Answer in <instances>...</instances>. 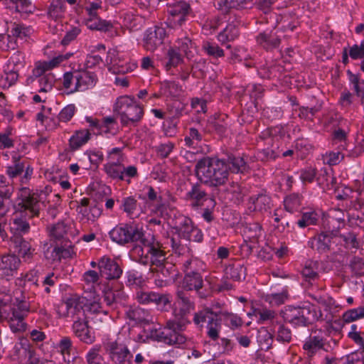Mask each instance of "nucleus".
<instances>
[{"label": "nucleus", "instance_id": "nucleus-1", "mask_svg": "<svg viewBox=\"0 0 364 364\" xmlns=\"http://www.w3.org/2000/svg\"><path fill=\"white\" fill-rule=\"evenodd\" d=\"M195 309V302L188 292L178 291L173 306V314L175 320L167 321L166 326L152 328L150 337L157 341L168 345H181L186 342V338L180 333L183 327L191 323L188 318Z\"/></svg>", "mask_w": 364, "mask_h": 364}, {"label": "nucleus", "instance_id": "nucleus-2", "mask_svg": "<svg viewBox=\"0 0 364 364\" xmlns=\"http://www.w3.org/2000/svg\"><path fill=\"white\" fill-rule=\"evenodd\" d=\"M15 303L10 309V312L6 313V304L9 301V296L0 294V310L5 318L8 321L11 331L14 333L26 331L27 323L25 318L28 316L31 309L30 296L25 291L16 289L14 291Z\"/></svg>", "mask_w": 364, "mask_h": 364}, {"label": "nucleus", "instance_id": "nucleus-3", "mask_svg": "<svg viewBox=\"0 0 364 364\" xmlns=\"http://www.w3.org/2000/svg\"><path fill=\"white\" fill-rule=\"evenodd\" d=\"M198 180L210 187H217L226 183L228 178L227 163L217 158L204 157L196 165Z\"/></svg>", "mask_w": 364, "mask_h": 364}, {"label": "nucleus", "instance_id": "nucleus-4", "mask_svg": "<svg viewBox=\"0 0 364 364\" xmlns=\"http://www.w3.org/2000/svg\"><path fill=\"white\" fill-rule=\"evenodd\" d=\"M71 53L58 55L48 61H38L35 63L32 74L26 79L27 85L37 82L39 86L38 92H50L55 82L54 75L48 73L53 68L58 66L62 62L68 59Z\"/></svg>", "mask_w": 364, "mask_h": 364}, {"label": "nucleus", "instance_id": "nucleus-5", "mask_svg": "<svg viewBox=\"0 0 364 364\" xmlns=\"http://www.w3.org/2000/svg\"><path fill=\"white\" fill-rule=\"evenodd\" d=\"M132 252L144 265L161 266L167 259L162 244L154 235H145L140 245H136Z\"/></svg>", "mask_w": 364, "mask_h": 364}, {"label": "nucleus", "instance_id": "nucleus-6", "mask_svg": "<svg viewBox=\"0 0 364 364\" xmlns=\"http://www.w3.org/2000/svg\"><path fill=\"white\" fill-rule=\"evenodd\" d=\"M29 230V223L21 218H14L10 228L12 235L10 238L11 247L25 262L31 259L35 251L30 242L23 237V235L28 233Z\"/></svg>", "mask_w": 364, "mask_h": 364}, {"label": "nucleus", "instance_id": "nucleus-7", "mask_svg": "<svg viewBox=\"0 0 364 364\" xmlns=\"http://www.w3.org/2000/svg\"><path fill=\"white\" fill-rule=\"evenodd\" d=\"M114 111L119 116L121 124L125 127L136 125L144 116L142 107L134 97L128 95L117 99Z\"/></svg>", "mask_w": 364, "mask_h": 364}, {"label": "nucleus", "instance_id": "nucleus-8", "mask_svg": "<svg viewBox=\"0 0 364 364\" xmlns=\"http://www.w3.org/2000/svg\"><path fill=\"white\" fill-rule=\"evenodd\" d=\"M110 239L121 245L130 242H141L146 235L142 227L133 224H120L109 232Z\"/></svg>", "mask_w": 364, "mask_h": 364}, {"label": "nucleus", "instance_id": "nucleus-9", "mask_svg": "<svg viewBox=\"0 0 364 364\" xmlns=\"http://www.w3.org/2000/svg\"><path fill=\"white\" fill-rule=\"evenodd\" d=\"M194 323L200 328L206 326L207 335L213 341L219 338L221 329V319L217 313L210 308H205L194 314Z\"/></svg>", "mask_w": 364, "mask_h": 364}, {"label": "nucleus", "instance_id": "nucleus-10", "mask_svg": "<svg viewBox=\"0 0 364 364\" xmlns=\"http://www.w3.org/2000/svg\"><path fill=\"white\" fill-rule=\"evenodd\" d=\"M104 350L113 364H132L133 355L127 345L119 340L109 339L104 343Z\"/></svg>", "mask_w": 364, "mask_h": 364}, {"label": "nucleus", "instance_id": "nucleus-11", "mask_svg": "<svg viewBox=\"0 0 364 364\" xmlns=\"http://www.w3.org/2000/svg\"><path fill=\"white\" fill-rule=\"evenodd\" d=\"M281 142L278 137H274L269 130H265L259 135L257 146L261 149L257 151V159L262 161L274 160L280 154Z\"/></svg>", "mask_w": 364, "mask_h": 364}, {"label": "nucleus", "instance_id": "nucleus-12", "mask_svg": "<svg viewBox=\"0 0 364 364\" xmlns=\"http://www.w3.org/2000/svg\"><path fill=\"white\" fill-rule=\"evenodd\" d=\"M18 202L15 208L21 215L32 218L37 216L40 210V202L33 194H31L29 188H22L18 196Z\"/></svg>", "mask_w": 364, "mask_h": 364}, {"label": "nucleus", "instance_id": "nucleus-13", "mask_svg": "<svg viewBox=\"0 0 364 364\" xmlns=\"http://www.w3.org/2000/svg\"><path fill=\"white\" fill-rule=\"evenodd\" d=\"M103 170L108 178L117 181H127L130 183V178L139 176L138 169L135 166H125L124 164H105Z\"/></svg>", "mask_w": 364, "mask_h": 364}, {"label": "nucleus", "instance_id": "nucleus-14", "mask_svg": "<svg viewBox=\"0 0 364 364\" xmlns=\"http://www.w3.org/2000/svg\"><path fill=\"white\" fill-rule=\"evenodd\" d=\"M286 322L294 326H305L309 323L310 309L306 307L287 306L282 312Z\"/></svg>", "mask_w": 364, "mask_h": 364}, {"label": "nucleus", "instance_id": "nucleus-15", "mask_svg": "<svg viewBox=\"0 0 364 364\" xmlns=\"http://www.w3.org/2000/svg\"><path fill=\"white\" fill-rule=\"evenodd\" d=\"M85 298L75 295L68 299L62 308H65V312L63 316L71 318L73 321L78 319H83L85 316V310L83 309L85 304Z\"/></svg>", "mask_w": 364, "mask_h": 364}, {"label": "nucleus", "instance_id": "nucleus-16", "mask_svg": "<svg viewBox=\"0 0 364 364\" xmlns=\"http://www.w3.org/2000/svg\"><path fill=\"white\" fill-rule=\"evenodd\" d=\"M137 301L142 304L154 303L161 310H165L166 306L170 305V295L166 294H159L154 291H144L138 290L135 296Z\"/></svg>", "mask_w": 364, "mask_h": 364}, {"label": "nucleus", "instance_id": "nucleus-17", "mask_svg": "<svg viewBox=\"0 0 364 364\" xmlns=\"http://www.w3.org/2000/svg\"><path fill=\"white\" fill-rule=\"evenodd\" d=\"M166 36L165 28L161 26H154L148 28L144 36V47L149 51H154L160 46Z\"/></svg>", "mask_w": 364, "mask_h": 364}, {"label": "nucleus", "instance_id": "nucleus-18", "mask_svg": "<svg viewBox=\"0 0 364 364\" xmlns=\"http://www.w3.org/2000/svg\"><path fill=\"white\" fill-rule=\"evenodd\" d=\"M72 328L75 336L78 338L80 341L86 344H92L95 342V333L92 331V328L89 326L88 321L86 317L83 319L75 320Z\"/></svg>", "mask_w": 364, "mask_h": 364}, {"label": "nucleus", "instance_id": "nucleus-19", "mask_svg": "<svg viewBox=\"0 0 364 364\" xmlns=\"http://www.w3.org/2000/svg\"><path fill=\"white\" fill-rule=\"evenodd\" d=\"M76 85L74 90L83 92L92 88L97 84L98 80L97 75L87 70H75Z\"/></svg>", "mask_w": 364, "mask_h": 364}, {"label": "nucleus", "instance_id": "nucleus-20", "mask_svg": "<svg viewBox=\"0 0 364 364\" xmlns=\"http://www.w3.org/2000/svg\"><path fill=\"white\" fill-rule=\"evenodd\" d=\"M185 200L190 202L193 208L203 206L204 203H208V198L205 191L200 183H196L191 185V188L187 191L185 195Z\"/></svg>", "mask_w": 364, "mask_h": 364}, {"label": "nucleus", "instance_id": "nucleus-21", "mask_svg": "<svg viewBox=\"0 0 364 364\" xmlns=\"http://www.w3.org/2000/svg\"><path fill=\"white\" fill-rule=\"evenodd\" d=\"M98 268L100 275L107 279H113L119 278L122 270L118 264L107 257H103L98 262Z\"/></svg>", "mask_w": 364, "mask_h": 364}, {"label": "nucleus", "instance_id": "nucleus-22", "mask_svg": "<svg viewBox=\"0 0 364 364\" xmlns=\"http://www.w3.org/2000/svg\"><path fill=\"white\" fill-rule=\"evenodd\" d=\"M303 349L309 357H313L319 350L328 352L331 346L323 337L320 336H310L303 344Z\"/></svg>", "mask_w": 364, "mask_h": 364}, {"label": "nucleus", "instance_id": "nucleus-23", "mask_svg": "<svg viewBox=\"0 0 364 364\" xmlns=\"http://www.w3.org/2000/svg\"><path fill=\"white\" fill-rule=\"evenodd\" d=\"M333 232L331 234L321 232L317 236L311 238L308 242V246L320 254L328 252L330 250L332 239L331 235H336L337 234V231Z\"/></svg>", "mask_w": 364, "mask_h": 364}, {"label": "nucleus", "instance_id": "nucleus-24", "mask_svg": "<svg viewBox=\"0 0 364 364\" xmlns=\"http://www.w3.org/2000/svg\"><path fill=\"white\" fill-rule=\"evenodd\" d=\"M190 5L185 1H180L171 6L168 12L171 16L170 22L175 25L181 26L186 21V17L190 13Z\"/></svg>", "mask_w": 364, "mask_h": 364}, {"label": "nucleus", "instance_id": "nucleus-25", "mask_svg": "<svg viewBox=\"0 0 364 364\" xmlns=\"http://www.w3.org/2000/svg\"><path fill=\"white\" fill-rule=\"evenodd\" d=\"M20 264V259L16 255L2 257L0 262V277L9 279L16 272Z\"/></svg>", "mask_w": 364, "mask_h": 364}, {"label": "nucleus", "instance_id": "nucleus-26", "mask_svg": "<svg viewBox=\"0 0 364 364\" xmlns=\"http://www.w3.org/2000/svg\"><path fill=\"white\" fill-rule=\"evenodd\" d=\"M240 22L237 20L230 22L226 27L218 33L217 36L218 41L222 45L235 41L240 35Z\"/></svg>", "mask_w": 364, "mask_h": 364}, {"label": "nucleus", "instance_id": "nucleus-27", "mask_svg": "<svg viewBox=\"0 0 364 364\" xmlns=\"http://www.w3.org/2000/svg\"><path fill=\"white\" fill-rule=\"evenodd\" d=\"M49 250L45 252V257L53 261L60 260L61 259H67L73 257L74 251L71 242H66L64 245H57L51 251L50 256L48 255Z\"/></svg>", "mask_w": 364, "mask_h": 364}, {"label": "nucleus", "instance_id": "nucleus-28", "mask_svg": "<svg viewBox=\"0 0 364 364\" xmlns=\"http://www.w3.org/2000/svg\"><path fill=\"white\" fill-rule=\"evenodd\" d=\"M194 228L195 226L192 220L188 217L182 215L178 218L177 224L176 225L174 230L180 238L188 240L190 239L191 232Z\"/></svg>", "mask_w": 364, "mask_h": 364}, {"label": "nucleus", "instance_id": "nucleus-29", "mask_svg": "<svg viewBox=\"0 0 364 364\" xmlns=\"http://www.w3.org/2000/svg\"><path fill=\"white\" fill-rule=\"evenodd\" d=\"M225 274L227 279L241 281L245 278L246 269L241 262H234L226 266Z\"/></svg>", "mask_w": 364, "mask_h": 364}, {"label": "nucleus", "instance_id": "nucleus-30", "mask_svg": "<svg viewBox=\"0 0 364 364\" xmlns=\"http://www.w3.org/2000/svg\"><path fill=\"white\" fill-rule=\"evenodd\" d=\"M257 43L267 50L277 48L280 44V38L275 33H261L257 36Z\"/></svg>", "mask_w": 364, "mask_h": 364}, {"label": "nucleus", "instance_id": "nucleus-31", "mask_svg": "<svg viewBox=\"0 0 364 364\" xmlns=\"http://www.w3.org/2000/svg\"><path fill=\"white\" fill-rule=\"evenodd\" d=\"M250 203H252V205L249 208L256 211H266L272 205L271 198L264 193L251 196L250 198Z\"/></svg>", "mask_w": 364, "mask_h": 364}, {"label": "nucleus", "instance_id": "nucleus-32", "mask_svg": "<svg viewBox=\"0 0 364 364\" xmlns=\"http://www.w3.org/2000/svg\"><path fill=\"white\" fill-rule=\"evenodd\" d=\"M127 318L136 323H147L151 321V316L148 310L140 307L131 308L127 311Z\"/></svg>", "mask_w": 364, "mask_h": 364}, {"label": "nucleus", "instance_id": "nucleus-33", "mask_svg": "<svg viewBox=\"0 0 364 364\" xmlns=\"http://www.w3.org/2000/svg\"><path fill=\"white\" fill-rule=\"evenodd\" d=\"M183 288L187 291H198L203 287V277L202 274L195 272L193 274H186L183 282Z\"/></svg>", "mask_w": 364, "mask_h": 364}, {"label": "nucleus", "instance_id": "nucleus-34", "mask_svg": "<svg viewBox=\"0 0 364 364\" xmlns=\"http://www.w3.org/2000/svg\"><path fill=\"white\" fill-rule=\"evenodd\" d=\"M159 268L158 276H162L165 282L168 280L175 281L178 276V272L176 265L166 260L161 266H157Z\"/></svg>", "mask_w": 364, "mask_h": 364}, {"label": "nucleus", "instance_id": "nucleus-35", "mask_svg": "<svg viewBox=\"0 0 364 364\" xmlns=\"http://www.w3.org/2000/svg\"><path fill=\"white\" fill-rule=\"evenodd\" d=\"M319 264L317 261L307 260L301 270V274L306 282H311L318 278Z\"/></svg>", "mask_w": 364, "mask_h": 364}, {"label": "nucleus", "instance_id": "nucleus-36", "mask_svg": "<svg viewBox=\"0 0 364 364\" xmlns=\"http://www.w3.org/2000/svg\"><path fill=\"white\" fill-rule=\"evenodd\" d=\"M205 269V264L195 257L187 259L183 262L182 270L186 274H193L195 272L202 274Z\"/></svg>", "mask_w": 364, "mask_h": 364}, {"label": "nucleus", "instance_id": "nucleus-37", "mask_svg": "<svg viewBox=\"0 0 364 364\" xmlns=\"http://www.w3.org/2000/svg\"><path fill=\"white\" fill-rule=\"evenodd\" d=\"M160 90L162 95L170 97H178L183 92L182 87L175 81H164Z\"/></svg>", "mask_w": 364, "mask_h": 364}, {"label": "nucleus", "instance_id": "nucleus-38", "mask_svg": "<svg viewBox=\"0 0 364 364\" xmlns=\"http://www.w3.org/2000/svg\"><path fill=\"white\" fill-rule=\"evenodd\" d=\"M13 165L6 166V173L11 178L20 176L24 171V164L21 161V156L14 155L12 156Z\"/></svg>", "mask_w": 364, "mask_h": 364}, {"label": "nucleus", "instance_id": "nucleus-39", "mask_svg": "<svg viewBox=\"0 0 364 364\" xmlns=\"http://www.w3.org/2000/svg\"><path fill=\"white\" fill-rule=\"evenodd\" d=\"M90 132L88 130L77 131L70 139V146L72 149H77L81 146L87 142L90 139Z\"/></svg>", "mask_w": 364, "mask_h": 364}, {"label": "nucleus", "instance_id": "nucleus-40", "mask_svg": "<svg viewBox=\"0 0 364 364\" xmlns=\"http://www.w3.org/2000/svg\"><path fill=\"white\" fill-rule=\"evenodd\" d=\"M181 61V54L175 48H171L168 50L163 63L166 70H168L171 68L176 67Z\"/></svg>", "mask_w": 364, "mask_h": 364}, {"label": "nucleus", "instance_id": "nucleus-41", "mask_svg": "<svg viewBox=\"0 0 364 364\" xmlns=\"http://www.w3.org/2000/svg\"><path fill=\"white\" fill-rule=\"evenodd\" d=\"M228 171L232 173H243L247 170V166L243 158L240 156H230L228 160Z\"/></svg>", "mask_w": 364, "mask_h": 364}, {"label": "nucleus", "instance_id": "nucleus-42", "mask_svg": "<svg viewBox=\"0 0 364 364\" xmlns=\"http://www.w3.org/2000/svg\"><path fill=\"white\" fill-rule=\"evenodd\" d=\"M65 11L64 0H52L48 9V15L53 18H61Z\"/></svg>", "mask_w": 364, "mask_h": 364}, {"label": "nucleus", "instance_id": "nucleus-43", "mask_svg": "<svg viewBox=\"0 0 364 364\" xmlns=\"http://www.w3.org/2000/svg\"><path fill=\"white\" fill-rule=\"evenodd\" d=\"M302 197L297 193H292L287 196L284 200V205L285 210L289 213L297 211L301 205Z\"/></svg>", "mask_w": 364, "mask_h": 364}, {"label": "nucleus", "instance_id": "nucleus-44", "mask_svg": "<svg viewBox=\"0 0 364 364\" xmlns=\"http://www.w3.org/2000/svg\"><path fill=\"white\" fill-rule=\"evenodd\" d=\"M126 156L122 152L121 148H112L107 153V163L109 164H124Z\"/></svg>", "mask_w": 364, "mask_h": 364}, {"label": "nucleus", "instance_id": "nucleus-45", "mask_svg": "<svg viewBox=\"0 0 364 364\" xmlns=\"http://www.w3.org/2000/svg\"><path fill=\"white\" fill-rule=\"evenodd\" d=\"M203 50L213 58H222L225 55L224 50L216 43L205 41L202 46Z\"/></svg>", "mask_w": 364, "mask_h": 364}, {"label": "nucleus", "instance_id": "nucleus-46", "mask_svg": "<svg viewBox=\"0 0 364 364\" xmlns=\"http://www.w3.org/2000/svg\"><path fill=\"white\" fill-rule=\"evenodd\" d=\"M10 33H11L13 38L24 39L31 34V28L23 24L14 23L11 24Z\"/></svg>", "mask_w": 364, "mask_h": 364}, {"label": "nucleus", "instance_id": "nucleus-47", "mask_svg": "<svg viewBox=\"0 0 364 364\" xmlns=\"http://www.w3.org/2000/svg\"><path fill=\"white\" fill-rule=\"evenodd\" d=\"M202 139L201 133L197 129L191 127L188 130V134L184 138V142L186 146L194 147L202 141Z\"/></svg>", "mask_w": 364, "mask_h": 364}, {"label": "nucleus", "instance_id": "nucleus-48", "mask_svg": "<svg viewBox=\"0 0 364 364\" xmlns=\"http://www.w3.org/2000/svg\"><path fill=\"white\" fill-rule=\"evenodd\" d=\"M364 318V306L352 309L343 314V320L346 323H350Z\"/></svg>", "mask_w": 364, "mask_h": 364}, {"label": "nucleus", "instance_id": "nucleus-49", "mask_svg": "<svg viewBox=\"0 0 364 364\" xmlns=\"http://www.w3.org/2000/svg\"><path fill=\"white\" fill-rule=\"evenodd\" d=\"M318 221V215L314 211L304 213L301 219L297 221L299 228H304L315 225Z\"/></svg>", "mask_w": 364, "mask_h": 364}, {"label": "nucleus", "instance_id": "nucleus-50", "mask_svg": "<svg viewBox=\"0 0 364 364\" xmlns=\"http://www.w3.org/2000/svg\"><path fill=\"white\" fill-rule=\"evenodd\" d=\"M291 339V331L283 324L279 325L276 333V340L282 343H289Z\"/></svg>", "mask_w": 364, "mask_h": 364}, {"label": "nucleus", "instance_id": "nucleus-51", "mask_svg": "<svg viewBox=\"0 0 364 364\" xmlns=\"http://www.w3.org/2000/svg\"><path fill=\"white\" fill-rule=\"evenodd\" d=\"M137 200L133 197H127L122 199L120 208L125 212L127 215L132 217L136 209Z\"/></svg>", "mask_w": 364, "mask_h": 364}, {"label": "nucleus", "instance_id": "nucleus-52", "mask_svg": "<svg viewBox=\"0 0 364 364\" xmlns=\"http://www.w3.org/2000/svg\"><path fill=\"white\" fill-rule=\"evenodd\" d=\"M215 6L222 11L228 12L231 9H240L243 5L239 4V0H215Z\"/></svg>", "mask_w": 364, "mask_h": 364}, {"label": "nucleus", "instance_id": "nucleus-53", "mask_svg": "<svg viewBox=\"0 0 364 364\" xmlns=\"http://www.w3.org/2000/svg\"><path fill=\"white\" fill-rule=\"evenodd\" d=\"M344 159V154L340 151H329L326 153L323 156V160L324 164L330 166H334L338 164Z\"/></svg>", "mask_w": 364, "mask_h": 364}, {"label": "nucleus", "instance_id": "nucleus-54", "mask_svg": "<svg viewBox=\"0 0 364 364\" xmlns=\"http://www.w3.org/2000/svg\"><path fill=\"white\" fill-rule=\"evenodd\" d=\"M74 75H75V70L67 72L64 73L62 80L63 87L69 90L70 93L78 92L77 90H74L75 85H76V78L74 77Z\"/></svg>", "mask_w": 364, "mask_h": 364}, {"label": "nucleus", "instance_id": "nucleus-55", "mask_svg": "<svg viewBox=\"0 0 364 364\" xmlns=\"http://www.w3.org/2000/svg\"><path fill=\"white\" fill-rule=\"evenodd\" d=\"M100 346H95L89 350L86 355V361L87 364H100L102 359L100 354Z\"/></svg>", "mask_w": 364, "mask_h": 364}, {"label": "nucleus", "instance_id": "nucleus-56", "mask_svg": "<svg viewBox=\"0 0 364 364\" xmlns=\"http://www.w3.org/2000/svg\"><path fill=\"white\" fill-rule=\"evenodd\" d=\"M87 27L91 30L107 31L111 27V23L102 21L97 17L90 18L87 21Z\"/></svg>", "mask_w": 364, "mask_h": 364}, {"label": "nucleus", "instance_id": "nucleus-57", "mask_svg": "<svg viewBox=\"0 0 364 364\" xmlns=\"http://www.w3.org/2000/svg\"><path fill=\"white\" fill-rule=\"evenodd\" d=\"M14 192V187L4 176H0V197L1 198L9 199Z\"/></svg>", "mask_w": 364, "mask_h": 364}, {"label": "nucleus", "instance_id": "nucleus-58", "mask_svg": "<svg viewBox=\"0 0 364 364\" xmlns=\"http://www.w3.org/2000/svg\"><path fill=\"white\" fill-rule=\"evenodd\" d=\"M177 44V48L181 53H183L187 58L192 56L191 49L193 47V43L189 38H184L178 40Z\"/></svg>", "mask_w": 364, "mask_h": 364}, {"label": "nucleus", "instance_id": "nucleus-59", "mask_svg": "<svg viewBox=\"0 0 364 364\" xmlns=\"http://www.w3.org/2000/svg\"><path fill=\"white\" fill-rule=\"evenodd\" d=\"M76 111V107L73 104H70L65 107L58 114V119L63 122L70 121Z\"/></svg>", "mask_w": 364, "mask_h": 364}, {"label": "nucleus", "instance_id": "nucleus-60", "mask_svg": "<svg viewBox=\"0 0 364 364\" xmlns=\"http://www.w3.org/2000/svg\"><path fill=\"white\" fill-rule=\"evenodd\" d=\"M255 315L258 317L260 322L272 320L276 316L274 311L267 309H257L255 310Z\"/></svg>", "mask_w": 364, "mask_h": 364}, {"label": "nucleus", "instance_id": "nucleus-61", "mask_svg": "<svg viewBox=\"0 0 364 364\" xmlns=\"http://www.w3.org/2000/svg\"><path fill=\"white\" fill-rule=\"evenodd\" d=\"M247 50L244 48H235L231 51L230 61L235 63V61H246L250 55L246 53Z\"/></svg>", "mask_w": 364, "mask_h": 364}, {"label": "nucleus", "instance_id": "nucleus-62", "mask_svg": "<svg viewBox=\"0 0 364 364\" xmlns=\"http://www.w3.org/2000/svg\"><path fill=\"white\" fill-rule=\"evenodd\" d=\"M206 208H204L202 213V218L208 223H210L214 220L213 210L216 205L215 199L210 198L208 200Z\"/></svg>", "mask_w": 364, "mask_h": 364}, {"label": "nucleus", "instance_id": "nucleus-63", "mask_svg": "<svg viewBox=\"0 0 364 364\" xmlns=\"http://www.w3.org/2000/svg\"><path fill=\"white\" fill-rule=\"evenodd\" d=\"M349 266L354 274H361L364 272V259L353 257L350 261Z\"/></svg>", "mask_w": 364, "mask_h": 364}, {"label": "nucleus", "instance_id": "nucleus-64", "mask_svg": "<svg viewBox=\"0 0 364 364\" xmlns=\"http://www.w3.org/2000/svg\"><path fill=\"white\" fill-rule=\"evenodd\" d=\"M220 25V20L219 18H214L205 23L203 26V32L205 35L212 34L215 32Z\"/></svg>", "mask_w": 364, "mask_h": 364}]
</instances>
